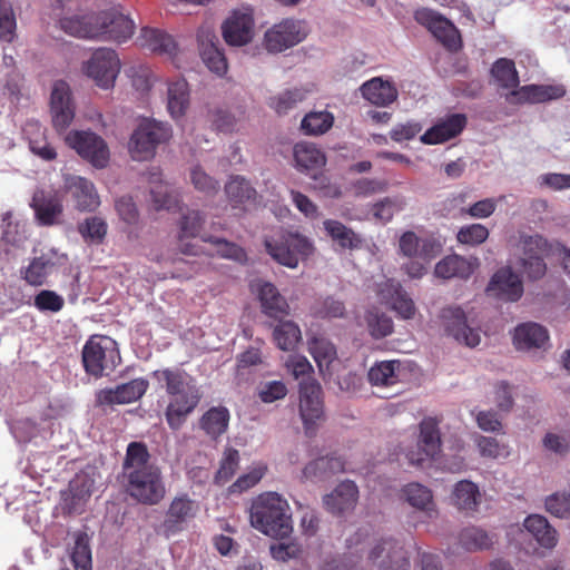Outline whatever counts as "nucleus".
Here are the masks:
<instances>
[{
    "label": "nucleus",
    "instance_id": "nucleus-35",
    "mask_svg": "<svg viewBox=\"0 0 570 570\" xmlns=\"http://www.w3.org/2000/svg\"><path fill=\"white\" fill-rule=\"evenodd\" d=\"M364 99L375 106L385 107L394 102L397 98V89L381 77H375L364 82L360 88Z\"/></svg>",
    "mask_w": 570,
    "mask_h": 570
},
{
    "label": "nucleus",
    "instance_id": "nucleus-25",
    "mask_svg": "<svg viewBox=\"0 0 570 570\" xmlns=\"http://www.w3.org/2000/svg\"><path fill=\"white\" fill-rule=\"evenodd\" d=\"M444 326L458 342L474 347L480 343L478 330L468 325L464 312L460 307H446L442 311Z\"/></svg>",
    "mask_w": 570,
    "mask_h": 570
},
{
    "label": "nucleus",
    "instance_id": "nucleus-57",
    "mask_svg": "<svg viewBox=\"0 0 570 570\" xmlns=\"http://www.w3.org/2000/svg\"><path fill=\"white\" fill-rule=\"evenodd\" d=\"M71 560L76 570H91V549L88 534L78 532L75 535Z\"/></svg>",
    "mask_w": 570,
    "mask_h": 570
},
{
    "label": "nucleus",
    "instance_id": "nucleus-23",
    "mask_svg": "<svg viewBox=\"0 0 570 570\" xmlns=\"http://www.w3.org/2000/svg\"><path fill=\"white\" fill-rule=\"evenodd\" d=\"M198 510V504L187 494L174 498L163 522L166 534L170 535L183 531L188 522L196 517Z\"/></svg>",
    "mask_w": 570,
    "mask_h": 570
},
{
    "label": "nucleus",
    "instance_id": "nucleus-12",
    "mask_svg": "<svg viewBox=\"0 0 570 570\" xmlns=\"http://www.w3.org/2000/svg\"><path fill=\"white\" fill-rule=\"evenodd\" d=\"M255 32L254 10L242 6L230 11L222 24V35L227 45L242 47L252 41Z\"/></svg>",
    "mask_w": 570,
    "mask_h": 570
},
{
    "label": "nucleus",
    "instance_id": "nucleus-20",
    "mask_svg": "<svg viewBox=\"0 0 570 570\" xmlns=\"http://www.w3.org/2000/svg\"><path fill=\"white\" fill-rule=\"evenodd\" d=\"M63 188L80 212H94L100 205V197L94 183L85 177L65 175Z\"/></svg>",
    "mask_w": 570,
    "mask_h": 570
},
{
    "label": "nucleus",
    "instance_id": "nucleus-17",
    "mask_svg": "<svg viewBox=\"0 0 570 570\" xmlns=\"http://www.w3.org/2000/svg\"><path fill=\"white\" fill-rule=\"evenodd\" d=\"M417 23L425 27L444 47L456 50L461 45V38L455 26L438 12L422 8L415 11Z\"/></svg>",
    "mask_w": 570,
    "mask_h": 570
},
{
    "label": "nucleus",
    "instance_id": "nucleus-5",
    "mask_svg": "<svg viewBox=\"0 0 570 570\" xmlns=\"http://www.w3.org/2000/svg\"><path fill=\"white\" fill-rule=\"evenodd\" d=\"M264 243L271 257L288 268H296L301 259H306L314 252L313 242L293 230H279L266 237Z\"/></svg>",
    "mask_w": 570,
    "mask_h": 570
},
{
    "label": "nucleus",
    "instance_id": "nucleus-4",
    "mask_svg": "<svg viewBox=\"0 0 570 570\" xmlns=\"http://www.w3.org/2000/svg\"><path fill=\"white\" fill-rule=\"evenodd\" d=\"M552 243L538 233L518 232L508 240V262L528 278L540 279L547 273L546 258L552 254Z\"/></svg>",
    "mask_w": 570,
    "mask_h": 570
},
{
    "label": "nucleus",
    "instance_id": "nucleus-37",
    "mask_svg": "<svg viewBox=\"0 0 570 570\" xmlns=\"http://www.w3.org/2000/svg\"><path fill=\"white\" fill-rule=\"evenodd\" d=\"M98 13L65 17L59 21L60 28L68 35L98 40Z\"/></svg>",
    "mask_w": 570,
    "mask_h": 570
},
{
    "label": "nucleus",
    "instance_id": "nucleus-24",
    "mask_svg": "<svg viewBox=\"0 0 570 570\" xmlns=\"http://www.w3.org/2000/svg\"><path fill=\"white\" fill-rule=\"evenodd\" d=\"M148 381L135 379L117 385L114 389H104L97 392L96 401L99 405L128 404L139 400L148 389Z\"/></svg>",
    "mask_w": 570,
    "mask_h": 570
},
{
    "label": "nucleus",
    "instance_id": "nucleus-41",
    "mask_svg": "<svg viewBox=\"0 0 570 570\" xmlns=\"http://www.w3.org/2000/svg\"><path fill=\"white\" fill-rule=\"evenodd\" d=\"M294 160L296 168L302 173L321 169L326 157L324 153L312 142H299L294 147Z\"/></svg>",
    "mask_w": 570,
    "mask_h": 570
},
{
    "label": "nucleus",
    "instance_id": "nucleus-15",
    "mask_svg": "<svg viewBox=\"0 0 570 570\" xmlns=\"http://www.w3.org/2000/svg\"><path fill=\"white\" fill-rule=\"evenodd\" d=\"M98 40L126 42L135 31V22L118 8L98 12Z\"/></svg>",
    "mask_w": 570,
    "mask_h": 570
},
{
    "label": "nucleus",
    "instance_id": "nucleus-56",
    "mask_svg": "<svg viewBox=\"0 0 570 570\" xmlns=\"http://www.w3.org/2000/svg\"><path fill=\"white\" fill-rule=\"evenodd\" d=\"M94 480L88 474H77L69 483V491L72 497L71 509L77 511L94 491Z\"/></svg>",
    "mask_w": 570,
    "mask_h": 570
},
{
    "label": "nucleus",
    "instance_id": "nucleus-33",
    "mask_svg": "<svg viewBox=\"0 0 570 570\" xmlns=\"http://www.w3.org/2000/svg\"><path fill=\"white\" fill-rule=\"evenodd\" d=\"M358 499V489L353 481L341 482L331 493L323 498L325 508L335 514L352 510Z\"/></svg>",
    "mask_w": 570,
    "mask_h": 570
},
{
    "label": "nucleus",
    "instance_id": "nucleus-47",
    "mask_svg": "<svg viewBox=\"0 0 570 570\" xmlns=\"http://www.w3.org/2000/svg\"><path fill=\"white\" fill-rule=\"evenodd\" d=\"M312 92L308 87H295L286 89L269 98L268 106L278 115H286L299 102L304 101Z\"/></svg>",
    "mask_w": 570,
    "mask_h": 570
},
{
    "label": "nucleus",
    "instance_id": "nucleus-11",
    "mask_svg": "<svg viewBox=\"0 0 570 570\" xmlns=\"http://www.w3.org/2000/svg\"><path fill=\"white\" fill-rule=\"evenodd\" d=\"M366 556L367 563L376 570H409L410 568L404 547L393 539L374 541Z\"/></svg>",
    "mask_w": 570,
    "mask_h": 570
},
{
    "label": "nucleus",
    "instance_id": "nucleus-30",
    "mask_svg": "<svg viewBox=\"0 0 570 570\" xmlns=\"http://www.w3.org/2000/svg\"><path fill=\"white\" fill-rule=\"evenodd\" d=\"M513 345L519 351L546 348L549 344L548 330L534 322L519 324L513 331Z\"/></svg>",
    "mask_w": 570,
    "mask_h": 570
},
{
    "label": "nucleus",
    "instance_id": "nucleus-9",
    "mask_svg": "<svg viewBox=\"0 0 570 570\" xmlns=\"http://www.w3.org/2000/svg\"><path fill=\"white\" fill-rule=\"evenodd\" d=\"M299 416L305 433L313 435L318 425L324 421L323 392L316 380L299 382Z\"/></svg>",
    "mask_w": 570,
    "mask_h": 570
},
{
    "label": "nucleus",
    "instance_id": "nucleus-51",
    "mask_svg": "<svg viewBox=\"0 0 570 570\" xmlns=\"http://www.w3.org/2000/svg\"><path fill=\"white\" fill-rule=\"evenodd\" d=\"M225 193L234 208L252 204L256 198V190L245 178L232 177L225 186Z\"/></svg>",
    "mask_w": 570,
    "mask_h": 570
},
{
    "label": "nucleus",
    "instance_id": "nucleus-13",
    "mask_svg": "<svg viewBox=\"0 0 570 570\" xmlns=\"http://www.w3.org/2000/svg\"><path fill=\"white\" fill-rule=\"evenodd\" d=\"M308 33L307 26L301 20L284 19L266 30L264 46L268 52H282L302 42Z\"/></svg>",
    "mask_w": 570,
    "mask_h": 570
},
{
    "label": "nucleus",
    "instance_id": "nucleus-18",
    "mask_svg": "<svg viewBox=\"0 0 570 570\" xmlns=\"http://www.w3.org/2000/svg\"><path fill=\"white\" fill-rule=\"evenodd\" d=\"M376 295L379 301L389 306L399 317L412 320L415 316V304L400 282L392 278L385 279L377 284Z\"/></svg>",
    "mask_w": 570,
    "mask_h": 570
},
{
    "label": "nucleus",
    "instance_id": "nucleus-2",
    "mask_svg": "<svg viewBox=\"0 0 570 570\" xmlns=\"http://www.w3.org/2000/svg\"><path fill=\"white\" fill-rule=\"evenodd\" d=\"M153 375L169 396L166 421L171 430H179L200 402L199 387L186 371L178 367L157 370Z\"/></svg>",
    "mask_w": 570,
    "mask_h": 570
},
{
    "label": "nucleus",
    "instance_id": "nucleus-29",
    "mask_svg": "<svg viewBox=\"0 0 570 570\" xmlns=\"http://www.w3.org/2000/svg\"><path fill=\"white\" fill-rule=\"evenodd\" d=\"M137 42L140 47L168 58H174L178 50L177 43L171 35L151 27L141 28L137 37Z\"/></svg>",
    "mask_w": 570,
    "mask_h": 570
},
{
    "label": "nucleus",
    "instance_id": "nucleus-26",
    "mask_svg": "<svg viewBox=\"0 0 570 570\" xmlns=\"http://www.w3.org/2000/svg\"><path fill=\"white\" fill-rule=\"evenodd\" d=\"M31 206L41 225L57 224L63 210L62 197L53 190L35 191Z\"/></svg>",
    "mask_w": 570,
    "mask_h": 570
},
{
    "label": "nucleus",
    "instance_id": "nucleus-54",
    "mask_svg": "<svg viewBox=\"0 0 570 570\" xmlns=\"http://www.w3.org/2000/svg\"><path fill=\"white\" fill-rule=\"evenodd\" d=\"M203 242L209 243L213 246L208 250L209 255H217L238 263H245L247 259L245 250L234 243L217 237H203Z\"/></svg>",
    "mask_w": 570,
    "mask_h": 570
},
{
    "label": "nucleus",
    "instance_id": "nucleus-58",
    "mask_svg": "<svg viewBox=\"0 0 570 570\" xmlns=\"http://www.w3.org/2000/svg\"><path fill=\"white\" fill-rule=\"evenodd\" d=\"M27 238L24 224L13 222L11 214L7 213L0 225V242L19 245Z\"/></svg>",
    "mask_w": 570,
    "mask_h": 570
},
{
    "label": "nucleus",
    "instance_id": "nucleus-61",
    "mask_svg": "<svg viewBox=\"0 0 570 570\" xmlns=\"http://www.w3.org/2000/svg\"><path fill=\"white\" fill-rule=\"evenodd\" d=\"M17 21L9 0H0V39L11 42L16 36Z\"/></svg>",
    "mask_w": 570,
    "mask_h": 570
},
{
    "label": "nucleus",
    "instance_id": "nucleus-42",
    "mask_svg": "<svg viewBox=\"0 0 570 570\" xmlns=\"http://www.w3.org/2000/svg\"><path fill=\"white\" fill-rule=\"evenodd\" d=\"M229 419L230 414L227 407L213 406L199 419V428L208 438L217 440L227 431Z\"/></svg>",
    "mask_w": 570,
    "mask_h": 570
},
{
    "label": "nucleus",
    "instance_id": "nucleus-10",
    "mask_svg": "<svg viewBox=\"0 0 570 570\" xmlns=\"http://www.w3.org/2000/svg\"><path fill=\"white\" fill-rule=\"evenodd\" d=\"M66 144L96 168H105L110 158L106 141L92 131L72 130L67 134Z\"/></svg>",
    "mask_w": 570,
    "mask_h": 570
},
{
    "label": "nucleus",
    "instance_id": "nucleus-3",
    "mask_svg": "<svg viewBox=\"0 0 570 570\" xmlns=\"http://www.w3.org/2000/svg\"><path fill=\"white\" fill-rule=\"evenodd\" d=\"M249 520L253 528L275 539H287L293 532L291 507L277 492L257 495L249 509Z\"/></svg>",
    "mask_w": 570,
    "mask_h": 570
},
{
    "label": "nucleus",
    "instance_id": "nucleus-7",
    "mask_svg": "<svg viewBox=\"0 0 570 570\" xmlns=\"http://www.w3.org/2000/svg\"><path fill=\"white\" fill-rule=\"evenodd\" d=\"M120 361L116 341L108 336L94 335L82 348V362L88 374L102 376L117 366Z\"/></svg>",
    "mask_w": 570,
    "mask_h": 570
},
{
    "label": "nucleus",
    "instance_id": "nucleus-62",
    "mask_svg": "<svg viewBox=\"0 0 570 570\" xmlns=\"http://www.w3.org/2000/svg\"><path fill=\"white\" fill-rule=\"evenodd\" d=\"M239 463V453L236 449L227 448L224 451L220 466L215 475V481L218 484H225L235 474Z\"/></svg>",
    "mask_w": 570,
    "mask_h": 570
},
{
    "label": "nucleus",
    "instance_id": "nucleus-40",
    "mask_svg": "<svg viewBox=\"0 0 570 570\" xmlns=\"http://www.w3.org/2000/svg\"><path fill=\"white\" fill-rule=\"evenodd\" d=\"M190 104L189 87L185 79H177L168 83L167 109L171 118L181 119Z\"/></svg>",
    "mask_w": 570,
    "mask_h": 570
},
{
    "label": "nucleus",
    "instance_id": "nucleus-31",
    "mask_svg": "<svg viewBox=\"0 0 570 570\" xmlns=\"http://www.w3.org/2000/svg\"><path fill=\"white\" fill-rule=\"evenodd\" d=\"M466 118L462 114L451 115L439 122L432 128L426 130L421 136V141L426 145H436L444 142L456 135H459L465 127Z\"/></svg>",
    "mask_w": 570,
    "mask_h": 570
},
{
    "label": "nucleus",
    "instance_id": "nucleus-55",
    "mask_svg": "<svg viewBox=\"0 0 570 570\" xmlns=\"http://www.w3.org/2000/svg\"><path fill=\"white\" fill-rule=\"evenodd\" d=\"M365 322L371 336L374 338L385 337L393 332L392 318L376 307L366 311Z\"/></svg>",
    "mask_w": 570,
    "mask_h": 570
},
{
    "label": "nucleus",
    "instance_id": "nucleus-43",
    "mask_svg": "<svg viewBox=\"0 0 570 570\" xmlns=\"http://www.w3.org/2000/svg\"><path fill=\"white\" fill-rule=\"evenodd\" d=\"M278 322L273 328V341L282 351H293L302 341V331L299 326L291 320L277 318Z\"/></svg>",
    "mask_w": 570,
    "mask_h": 570
},
{
    "label": "nucleus",
    "instance_id": "nucleus-14",
    "mask_svg": "<svg viewBox=\"0 0 570 570\" xmlns=\"http://www.w3.org/2000/svg\"><path fill=\"white\" fill-rule=\"evenodd\" d=\"M510 263L498 268L485 287L489 297L504 303L518 302L523 295V282L521 276L512 269Z\"/></svg>",
    "mask_w": 570,
    "mask_h": 570
},
{
    "label": "nucleus",
    "instance_id": "nucleus-44",
    "mask_svg": "<svg viewBox=\"0 0 570 570\" xmlns=\"http://www.w3.org/2000/svg\"><path fill=\"white\" fill-rule=\"evenodd\" d=\"M149 183L151 184V204L156 210H169L177 205V194L167 183L163 181L160 173H150Z\"/></svg>",
    "mask_w": 570,
    "mask_h": 570
},
{
    "label": "nucleus",
    "instance_id": "nucleus-28",
    "mask_svg": "<svg viewBox=\"0 0 570 570\" xmlns=\"http://www.w3.org/2000/svg\"><path fill=\"white\" fill-rule=\"evenodd\" d=\"M564 95L566 88L562 85H528L512 90L508 99L518 104H541Z\"/></svg>",
    "mask_w": 570,
    "mask_h": 570
},
{
    "label": "nucleus",
    "instance_id": "nucleus-36",
    "mask_svg": "<svg viewBox=\"0 0 570 570\" xmlns=\"http://www.w3.org/2000/svg\"><path fill=\"white\" fill-rule=\"evenodd\" d=\"M23 134L29 141V148L33 155L46 161L56 159L57 151L48 142L46 137V129L39 121H27L23 127Z\"/></svg>",
    "mask_w": 570,
    "mask_h": 570
},
{
    "label": "nucleus",
    "instance_id": "nucleus-46",
    "mask_svg": "<svg viewBox=\"0 0 570 570\" xmlns=\"http://www.w3.org/2000/svg\"><path fill=\"white\" fill-rule=\"evenodd\" d=\"M401 363L399 361L376 362L368 371L367 377L373 386H392L400 381Z\"/></svg>",
    "mask_w": 570,
    "mask_h": 570
},
{
    "label": "nucleus",
    "instance_id": "nucleus-59",
    "mask_svg": "<svg viewBox=\"0 0 570 570\" xmlns=\"http://www.w3.org/2000/svg\"><path fill=\"white\" fill-rule=\"evenodd\" d=\"M460 543L465 550L473 551L491 547L493 539L482 529L468 528L460 533Z\"/></svg>",
    "mask_w": 570,
    "mask_h": 570
},
{
    "label": "nucleus",
    "instance_id": "nucleus-52",
    "mask_svg": "<svg viewBox=\"0 0 570 570\" xmlns=\"http://www.w3.org/2000/svg\"><path fill=\"white\" fill-rule=\"evenodd\" d=\"M308 352L316 362L321 373L327 371L337 356L334 344L323 336H313L308 340Z\"/></svg>",
    "mask_w": 570,
    "mask_h": 570
},
{
    "label": "nucleus",
    "instance_id": "nucleus-53",
    "mask_svg": "<svg viewBox=\"0 0 570 570\" xmlns=\"http://www.w3.org/2000/svg\"><path fill=\"white\" fill-rule=\"evenodd\" d=\"M491 73L502 88L514 90L519 85V76L514 62L510 59H498L492 66Z\"/></svg>",
    "mask_w": 570,
    "mask_h": 570
},
{
    "label": "nucleus",
    "instance_id": "nucleus-1",
    "mask_svg": "<svg viewBox=\"0 0 570 570\" xmlns=\"http://www.w3.org/2000/svg\"><path fill=\"white\" fill-rule=\"evenodd\" d=\"M122 473L126 491L136 501L154 505L164 499L166 488L160 470L150 462L145 444L132 442L128 445Z\"/></svg>",
    "mask_w": 570,
    "mask_h": 570
},
{
    "label": "nucleus",
    "instance_id": "nucleus-60",
    "mask_svg": "<svg viewBox=\"0 0 570 570\" xmlns=\"http://www.w3.org/2000/svg\"><path fill=\"white\" fill-rule=\"evenodd\" d=\"M78 230L85 240L99 244L107 234V223L100 217H90L79 225Z\"/></svg>",
    "mask_w": 570,
    "mask_h": 570
},
{
    "label": "nucleus",
    "instance_id": "nucleus-45",
    "mask_svg": "<svg viewBox=\"0 0 570 570\" xmlns=\"http://www.w3.org/2000/svg\"><path fill=\"white\" fill-rule=\"evenodd\" d=\"M453 504L463 511H475L481 502V493L479 487L469 480L459 481L452 493Z\"/></svg>",
    "mask_w": 570,
    "mask_h": 570
},
{
    "label": "nucleus",
    "instance_id": "nucleus-19",
    "mask_svg": "<svg viewBox=\"0 0 570 570\" xmlns=\"http://www.w3.org/2000/svg\"><path fill=\"white\" fill-rule=\"evenodd\" d=\"M442 250L441 242L433 237H419L414 232H404L399 238L397 253L407 258H419L430 263Z\"/></svg>",
    "mask_w": 570,
    "mask_h": 570
},
{
    "label": "nucleus",
    "instance_id": "nucleus-21",
    "mask_svg": "<svg viewBox=\"0 0 570 570\" xmlns=\"http://www.w3.org/2000/svg\"><path fill=\"white\" fill-rule=\"evenodd\" d=\"M50 112L52 124L59 131L68 128L75 117L71 90L69 85L63 80L56 81L52 86Z\"/></svg>",
    "mask_w": 570,
    "mask_h": 570
},
{
    "label": "nucleus",
    "instance_id": "nucleus-22",
    "mask_svg": "<svg viewBox=\"0 0 570 570\" xmlns=\"http://www.w3.org/2000/svg\"><path fill=\"white\" fill-rule=\"evenodd\" d=\"M66 256L55 248H48L36 256L23 269V278L32 286H41L57 268L63 265Z\"/></svg>",
    "mask_w": 570,
    "mask_h": 570
},
{
    "label": "nucleus",
    "instance_id": "nucleus-8",
    "mask_svg": "<svg viewBox=\"0 0 570 570\" xmlns=\"http://www.w3.org/2000/svg\"><path fill=\"white\" fill-rule=\"evenodd\" d=\"M121 62L117 52L110 48H98L82 61L81 72L101 89L115 86Z\"/></svg>",
    "mask_w": 570,
    "mask_h": 570
},
{
    "label": "nucleus",
    "instance_id": "nucleus-34",
    "mask_svg": "<svg viewBox=\"0 0 570 570\" xmlns=\"http://www.w3.org/2000/svg\"><path fill=\"white\" fill-rule=\"evenodd\" d=\"M476 266V259L472 261L456 254L448 255L436 263L434 275L442 279H466L473 274Z\"/></svg>",
    "mask_w": 570,
    "mask_h": 570
},
{
    "label": "nucleus",
    "instance_id": "nucleus-39",
    "mask_svg": "<svg viewBox=\"0 0 570 570\" xmlns=\"http://www.w3.org/2000/svg\"><path fill=\"white\" fill-rule=\"evenodd\" d=\"M525 531L546 549H552L557 546L558 534L548 520L540 514H530L523 521Z\"/></svg>",
    "mask_w": 570,
    "mask_h": 570
},
{
    "label": "nucleus",
    "instance_id": "nucleus-63",
    "mask_svg": "<svg viewBox=\"0 0 570 570\" xmlns=\"http://www.w3.org/2000/svg\"><path fill=\"white\" fill-rule=\"evenodd\" d=\"M546 510L552 515L561 519L570 518V491L564 490L547 497Z\"/></svg>",
    "mask_w": 570,
    "mask_h": 570
},
{
    "label": "nucleus",
    "instance_id": "nucleus-32",
    "mask_svg": "<svg viewBox=\"0 0 570 570\" xmlns=\"http://www.w3.org/2000/svg\"><path fill=\"white\" fill-rule=\"evenodd\" d=\"M199 52L208 69L219 76L227 70V61L224 53L217 47V38L209 30H202L198 33Z\"/></svg>",
    "mask_w": 570,
    "mask_h": 570
},
{
    "label": "nucleus",
    "instance_id": "nucleus-27",
    "mask_svg": "<svg viewBox=\"0 0 570 570\" xmlns=\"http://www.w3.org/2000/svg\"><path fill=\"white\" fill-rule=\"evenodd\" d=\"M252 289L257 294L262 311L265 315L277 320L288 314L289 305L274 284L258 281L252 284Z\"/></svg>",
    "mask_w": 570,
    "mask_h": 570
},
{
    "label": "nucleus",
    "instance_id": "nucleus-16",
    "mask_svg": "<svg viewBox=\"0 0 570 570\" xmlns=\"http://www.w3.org/2000/svg\"><path fill=\"white\" fill-rule=\"evenodd\" d=\"M417 450L409 451L406 456L411 464L422 465L425 461L434 459L441 452V435L439 422L434 417H424L420 422Z\"/></svg>",
    "mask_w": 570,
    "mask_h": 570
},
{
    "label": "nucleus",
    "instance_id": "nucleus-50",
    "mask_svg": "<svg viewBox=\"0 0 570 570\" xmlns=\"http://www.w3.org/2000/svg\"><path fill=\"white\" fill-rule=\"evenodd\" d=\"M335 117L328 110H312L301 121V130L306 136H322L334 125Z\"/></svg>",
    "mask_w": 570,
    "mask_h": 570
},
{
    "label": "nucleus",
    "instance_id": "nucleus-48",
    "mask_svg": "<svg viewBox=\"0 0 570 570\" xmlns=\"http://www.w3.org/2000/svg\"><path fill=\"white\" fill-rule=\"evenodd\" d=\"M406 502L417 510L424 511L429 517L435 514L432 492L421 483H409L403 489Z\"/></svg>",
    "mask_w": 570,
    "mask_h": 570
},
{
    "label": "nucleus",
    "instance_id": "nucleus-6",
    "mask_svg": "<svg viewBox=\"0 0 570 570\" xmlns=\"http://www.w3.org/2000/svg\"><path fill=\"white\" fill-rule=\"evenodd\" d=\"M171 128L167 122L144 118L131 134L128 148L134 160L150 159L159 144L171 137Z\"/></svg>",
    "mask_w": 570,
    "mask_h": 570
},
{
    "label": "nucleus",
    "instance_id": "nucleus-64",
    "mask_svg": "<svg viewBox=\"0 0 570 570\" xmlns=\"http://www.w3.org/2000/svg\"><path fill=\"white\" fill-rule=\"evenodd\" d=\"M488 237L489 229L482 224L462 226L456 234L459 243L470 246L480 245L485 242Z\"/></svg>",
    "mask_w": 570,
    "mask_h": 570
},
{
    "label": "nucleus",
    "instance_id": "nucleus-49",
    "mask_svg": "<svg viewBox=\"0 0 570 570\" xmlns=\"http://www.w3.org/2000/svg\"><path fill=\"white\" fill-rule=\"evenodd\" d=\"M326 234L342 248L355 249L362 244V238L352 228L338 220L326 219L323 222Z\"/></svg>",
    "mask_w": 570,
    "mask_h": 570
},
{
    "label": "nucleus",
    "instance_id": "nucleus-38",
    "mask_svg": "<svg viewBox=\"0 0 570 570\" xmlns=\"http://www.w3.org/2000/svg\"><path fill=\"white\" fill-rule=\"evenodd\" d=\"M205 223V217L199 210L188 209L180 218L178 238L180 240V250L186 255H198L195 245L184 243L185 239L194 238L199 235V232Z\"/></svg>",
    "mask_w": 570,
    "mask_h": 570
}]
</instances>
